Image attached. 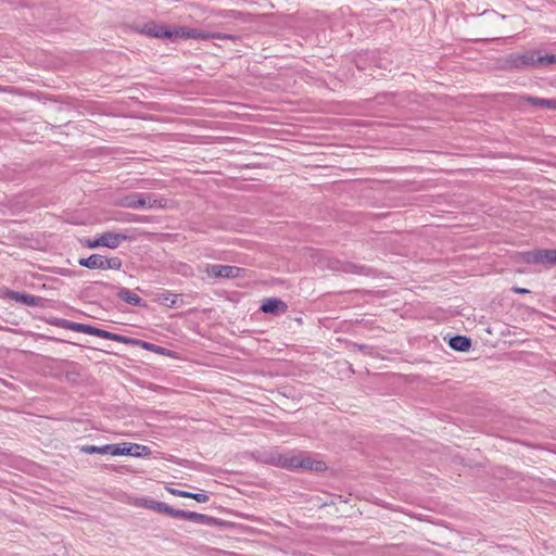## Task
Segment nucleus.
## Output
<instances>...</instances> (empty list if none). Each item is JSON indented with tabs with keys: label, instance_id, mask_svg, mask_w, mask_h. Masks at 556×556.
Masks as SVG:
<instances>
[{
	"label": "nucleus",
	"instance_id": "1",
	"mask_svg": "<svg viewBox=\"0 0 556 556\" xmlns=\"http://www.w3.org/2000/svg\"><path fill=\"white\" fill-rule=\"evenodd\" d=\"M148 34L153 37H165V38H172V37H185V38H195V39L216 38V39H227V40H230L233 38L230 35L202 33V31H198L194 29L184 28V27L176 28L172 31L166 29L165 27H160L157 29L149 30Z\"/></svg>",
	"mask_w": 556,
	"mask_h": 556
},
{
	"label": "nucleus",
	"instance_id": "2",
	"mask_svg": "<svg viewBox=\"0 0 556 556\" xmlns=\"http://www.w3.org/2000/svg\"><path fill=\"white\" fill-rule=\"evenodd\" d=\"M55 325L65 327L67 329L74 330V331H80V332H85L88 334L99 336V337H102L105 339L114 340V341L126 343V344L134 343V340H130L128 338L113 334L111 332H108V331H104V330H101L98 328H93L91 326L83 325V324H74V323H67L65 320H58L55 323Z\"/></svg>",
	"mask_w": 556,
	"mask_h": 556
},
{
	"label": "nucleus",
	"instance_id": "3",
	"mask_svg": "<svg viewBox=\"0 0 556 556\" xmlns=\"http://www.w3.org/2000/svg\"><path fill=\"white\" fill-rule=\"evenodd\" d=\"M79 265L89 269H115L118 270L122 262L118 257L102 258L100 255L93 254L87 258L79 260Z\"/></svg>",
	"mask_w": 556,
	"mask_h": 556
},
{
	"label": "nucleus",
	"instance_id": "4",
	"mask_svg": "<svg viewBox=\"0 0 556 556\" xmlns=\"http://www.w3.org/2000/svg\"><path fill=\"white\" fill-rule=\"evenodd\" d=\"M112 455H129L132 457H143L150 455V448L135 443H123L121 445H111L105 447Z\"/></svg>",
	"mask_w": 556,
	"mask_h": 556
},
{
	"label": "nucleus",
	"instance_id": "5",
	"mask_svg": "<svg viewBox=\"0 0 556 556\" xmlns=\"http://www.w3.org/2000/svg\"><path fill=\"white\" fill-rule=\"evenodd\" d=\"M125 239H126V237L123 235L108 232V233L100 236L99 238H97L94 240L86 241V245L89 249H96L99 247L116 249L119 245V243Z\"/></svg>",
	"mask_w": 556,
	"mask_h": 556
},
{
	"label": "nucleus",
	"instance_id": "6",
	"mask_svg": "<svg viewBox=\"0 0 556 556\" xmlns=\"http://www.w3.org/2000/svg\"><path fill=\"white\" fill-rule=\"evenodd\" d=\"M348 505V500L342 496H331L320 503V507L327 509L326 517H339L343 513V508Z\"/></svg>",
	"mask_w": 556,
	"mask_h": 556
},
{
	"label": "nucleus",
	"instance_id": "7",
	"mask_svg": "<svg viewBox=\"0 0 556 556\" xmlns=\"http://www.w3.org/2000/svg\"><path fill=\"white\" fill-rule=\"evenodd\" d=\"M241 270L233 266H215L208 270V275L213 277L235 278L240 275Z\"/></svg>",
	"mask_w": 556,
	"mask_h": 556
},
{
	"label": "nucleus",
	"instance_id": "8",
	"mask_svg": "<svg viewBox=\"0 0 556 556\" xmlns=\"http://www.w3.org/2000/svg\"><path fill=\"white\" fill-rule=\"evenodd\" d=\"M532 260L539 264H554L556 263V250H541L532 255Z\"/></svg>",
	"mask_w": 556,
	"mask_h": 556
},
{
	"label": "nucleus",
	"instance_id": "9",
	"mask_svg": "<svg viewBox=\"0 0 556 556\" xmlns=\"http://www.w3.org/2000/svg\"><path fill=\"white\" fill-rule=\"evenodd\" d=\"M285 308V302L276 298L266 299L261 305V311L266 314L277 313L279 311H283Z\"/></svg>",
	"mask_w": 556,
	"mask_h": 556
},
{
	"label": "nucleus",
	"instance_id": "10",
	"mask_svg": "<svg viewBox=\"0 0 556 556\" xmlns=\"http://www.w3.org/2000/svg\"><path fill=\"white\" fill-rule=\"evenodd\" d=\"M448 345L455 351L466 352L470 349L471 342L467 337L454 336L448 340Z\"/></svg>",
	"mask_w": 556,
	"mask_h": 556
},
{
	"label": "nucleus",
	"instance_id": "11",
	"mask_svg": "<svg viewBox=\"0 0 556 556\" xmlns=\"http://www.w3.org/2000/svg\"><path fill=\"white\" fill-rule=\"evenodd\" d=\"M132 344H138V345H140L142 349H144L147 351H151V352H154V353L163 355V356H167V357H170V358H176V354L174 352H172L169 350H165V349L159 348L156 345H153V344H150V343H147V342L134 341Z\"/></svg>",
	"mask_w": 556,
	"mask_h": 556
},
{
	"label": "nucleus",
	"instance_id": "12",
	"mask_svg": "<svg viewBox=\"0 0 556 556\" xmlns=\"http://www.w3.org/2000/svg\"><path fill=\"white\" fill-rule=\"evenodd\" d=\"M169 493L174 494V495H177V496H181V497H188V498H193L197 502H200V503H204L207 501V496L203 493H191V492H186V491H178V490H174V489H168Z\"/></svg>",
	"mask_w": 556,
	"mask_h": 556
},
{
	"label": "nucleus",
	"instance_id": "13",
	"mask_svg": "<svg viewBox=\"0 0 556 556\" xmlns=\"http://www.w3.org/2000/svg\"><path fill=\"white\" fill-rule=\"evenodd\" d=\"M121 298H123L126 302L134 305H141V300L137 294L129 293L127 291H122L118 293Z\"/></svg>",
	"mask_w": 556,
	"mask_h": 556
},
{
	"label": "nucleus",
	"instance_id": "14",
	"mask_svg": "<svg viewBox=\"0 0 556 556\" xmlns=\"http://www.w3.org/2000/svg\"><path fill=\"white\" fill-rule=\"evenodd\" d=\"M174 516H179V517H186V518H189V519H198V520H204V521H213L211 518L204 516V515H200V514H195V513H184V511H178V513H174Z\"/></svg>",
	"mask_w": 556,
	"mask_h": 556
},
{
	"label": "nucleus",
	"instance_id": "15",
	"mask_svg": "<svg viewBox=\"0 0 556 556\" xmlns=\"http://www.w3.org/2000/svg\"><path fill=\"white\" fill-rule=\"evenodd\" d=\"M528 101L534 105H541V106L556 109V100H544V99L530 98V99H528Z\"/></svg>",
	"mask_w": 556,
	"mask_h": 556
},
{
	"label": "nucleus",
	"instance_id": "16",
	"mask_svg": "<svg viewBox=\"0 0 556 556\" xmlns=\"http://www.w3.org/2000/svg\"><path fill=\"white\" fill-rule=\"evenodd\" d=\"M16 300L24 302L27 305H36L37 300L34 296L25 295V294H15Z\"/></svg>",
	"mask_w": 556,
	"mask_h": 556
},
{
	"label": "nucleus",
	"instance_id": "17",
	"mask_svg": "<svg viewBox=\"0 0 556 556\" xmlns=\"http://www.w3.org/2000/svg\"><path fill=\"white\" fill-rule=\"evenodd\" d=\"M164 301L170 306H175L178 302V295L177 294H166L164 295Z\"/></svg>",
	"mask_w": 556,
	"mask_h": 556
},
{
	"label": "nucleus",
	"instance_id": "18",
	"mask_svg": "<svg viewBox=\"0 0 556 556\" xmlns=\"http://www.w3.org/2000/svg\"><path fill=\"white\" fill-rule=\"evenodd\" d=\"M151 507L156 508V509L162 510V511H165V513H168V514H172V515H174V513H176L172 508H169V507H167V506H165V505H163L161 503H154V504L151 505Z\"/></svg>",
	"mask_w": 556,
	"mask_h": 556
},
{
	"label": "nucleus",
	"instance_id": "19",
	"mask_svg": "<svg viewBox=\"0 0 556 556\" xmlns=\"http://www.w3.org/2000/svg\"><path fill=\"white\" fill-rule=\"evenodd\" d=\"M489 17H490V22L492 24H497L500 21H503L505 18L504 15L498 14V13H492V14H490Z\"/></svg>",
	"mask_w": 556,
	"mask_h": 556
},
{
	"label": "nucleus",
	"instance_id": "20",
	"mask_svg": "<svg viewBox=\"0 0 556 556\" xmlns=\"http://www.w3.org/2000/svg\"><path fill=\"white\" fill-rule=\"evenodd\" d=\"M540 61L541 62H546V63H555L556 62V56L553 55V54L545 55L544 58H540Z\"/></svg>",
	"mask_w": 556,
	"mask_h": 556
},
{
	"label": "nucleus",
	"instance_id": "21",
	"mask_svg": "<svg viewBox=\"0 0 556 556\" xmlns=\"http://www.w3.org/2000/svg\"><path fill=\"white\" fill-rule=\"evenodd\" d=\"M85 451L87 453H94V452H101L102 450L101 448H98V447H94V446H91V447H87L85 448Z\"/></svg>",
	"mask_w": 556,
	"mask_h": 556
},
{
	"label": "nucleus",
	"instance_id": "22",
	"mask_svg": "<svg viewBox=\"0 0 556 556\" xmlns=\"http://www.w3.org/2000/svg\"><path fill=\"white\" fill-rule=\"evenodd\" d=\"M515 292H517V293H521V294H526V293H528V292H529V290H527V289H522V288H516V289H515Z\"/></svg>",
	"mask_w": 556,
	"mask_h": 556
}]
</instances>
